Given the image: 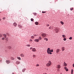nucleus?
I'll list each match as a JSON object with an SVG mask.
<instances>
[{
  "instance_id": "1",
  "label": "nucleus",
  "mask_w": 74,
  "mask_h": 74,
  "mask_svg": "<svg viewBox=\"0 0 74 74\" xmlns=\"http://www.w3.org/2000/svg\"><path fill=\"white\" fill-rule=\"evenodd\" d=\"M53 50H50V48H48L47 50V52L48 54H50V55L52 54V53L51 52H53Z\"/></svg>"
},
{
  "instance_id": "2",
  "label": "nucleus",
  "mask_w": 74,
  "mask_h": 74,
  "mask_svg": "<svg viewBox=\"0 0 74 74\" xmlns=\"http://www.w3.org/2000/svg\"><path fill=\"white\" fill-rule=\"evenodd\" d=\"M49 63L47 64H46V66L47 67H49V66H51V62L50 61H49Z\"/></svg>"
},
{
  "instance_id": "3",
  "label": "nucleus",
  "mask_w": 74,
  "mask_h": 74,
  "mask_svg": "<svg viewBox=\"0 0 74 74\" xmlns=\"http://www.w3.org/2000/svg\"><path fill=\"white\" fill-rule=\"evenodd\" d=\"M41 36L42 37L44 38L46 37V36H47V34H46L45 33H43L42 34Z\"/></svg>"
},
{
  "instance_id": "4",
  "label": "nucleus",
  "mask_w": 74,
  "mask_h": 74,
  "mask_svg": "<svg viewBox=\"0 0 74 74\" xmlns=\"http://www.w3.org/2000/svg\"><path fill=\"white\" fill-rule=\"evenodd\" d=\"M6 62L7 64H9L11 62V61L10 60H6Z\"/></svg>"
},
{
  "instance_id": "5",
  "label": "nucleus",
  "mask_w": 74,
  "mask_h": 74,
  "mask_svg": "<svg viewBox=\"0 0 74 74\" xmlns=\"http://www.w3.org/2000/svg\"><path fill=\"white\" fill-rule=\"evenodd\" d=\"M39 39H36L34 40V41H35V42H39Z\"/></svg>"
},
{
  "instance_id": "6",
  "label": "nucleus",
  "mask_w": 74,
  "mask_h": 74,
  "mask_svg": "<svg viewBox=\"0 0 74 74\" xmlns=\"http://www.w3.org/2000/svg\"><path fill=\"white\" fill-rule=\"evenodd\" d=\"M55 30L57 33H58L59 32V29L58 28H56L55 29Z\"/></svg>"
},
{
  "instance_id": "7",
  "label": "nucleus",
  "mask_w": 74,
  "mask_h": 74,
  "mask_svg": "<svg viewBox=\"0 0 74 74\" xmlns=\"http://www.w3.org/2000/svg\"><path fill=\"white\" fill-rule=\"evenodd\" d=\"M32 51L33 52H36V49L35 48H33L32 49Z\"/></svg>"
},
{
  "instance_id": "8",
  "label": "nucleus",
  "mask_w": 74,
  "mask_h": 74,
  "mask_svg": "<svg viewBox=\"0 0 74 74\" xmlns=\"http://www.w3.org/2000/svg\"><path fill=\"white\" fill-rule=\"evenodd\" d=\"M61 67L60 66V65H58L57 66V69H60Z\"/></svg>"
},
{
  "instance_id": "9",
  "label": "nucleus",
  "mask_w": 74,
  "mask_h": 74,
  "mask_svg": "<svg viewBox=\"0 0 74 74\" xmlns=\"http://www.w3.org/2000/svg\"><path fill=\"white\" fill-rule=\"evenodd\" d=\"M13 25L14 26H17V24L15 22H14L13 24Z\"/></svg>"
},
{
  "instance_id": "10",
  "label": "nucleus",
  "mask_w": 74,
  "mask_h": 74,
  "mask_svg": "<svg viewBox=\"0 0 74 74\" xmlns=\"http://www.w3.org/2000/svg\"><path fill=\"white\" fill-rule=\"evenodd\" d=\"M21 56V57H24L25 56L24 55V54L23 53H21L20 55Z\"/></svg>"
},
{
  "instance_id": "11",
  "label": "nucleus",
  "mask_w": 74,
  "mask_h": 74,
  "mask_svg": "<svg viewBox=\"0 0 74 74\" xmlns=\"http://www.w3.org/2000/svg\"><path fill=\"white\" fill-rule=\"evenodd\" d=\"M64 69L65 70H66V71H69V69H68L67 68V67L65 66L64 67Z\"/></svg>"
},
{
  "instance_id": "12",
  "label": "nucleus",
  "mask_w": 74,
  "mask_h": 74,
  "mask_svg": "<svg viewBox=\"0 0 74 74\" xmlns=\"http://www.w3.org/2000/svg\"><path fill=\"white\" fill-rule=\"evenodd\" d=\"M60 51V49H58L56 51V52L57 53H58V52H59Z\"/></svg>"
},
{
  "instance_id": "13",
  "label": "nucleus",
  "mask_w": 74,
  "mask_h": 74,
  "mask_svg": "<svg viewBox=\"0 0 74 74\" xmlns=\"http://www.w3.org/2000/svg\"><path fill=\"white\" fill-rule=\"evenodd\" d=\"M18 26L19 28H22V25H18Z\"/></svg>"
},
{
  "instance_id": "14",
  "label": "nucleus",
  "mask_w": 74,
  "mask_h": 74,
  "mask_svg": "<svg viewBox=\"0 0 74 74\" xmlns=\"http://www.w3.org/2000/svg\"><path fill=\"white\" fill-rule=\"evenodd\" d=\"M35 23V25H38V24L39 23L38 22H36Z\"/></svg>"
},
{
  "instance_id": "15",
  "label": "nucleus",
  "mask_w": 74,
  "mask_h": 74,
  "mask_svg": "<svg viewBox=\"0 0 74 74\" xmlns=\"http://www.w3.org/2000/svg\"><path fill=\"white\" fill-rule=\"evenodd\" d=\"M62 51H64V49H65V48H64V47H63L62 48Z\"/></svg>"
},
{
  "instance_id": "16",
  "label": "nucleus",
  "mask_w": 74,
  "mask_h": 74,
  "mask_svg": "<svg viewBox=\"0 0 74 74\" xmlns=\"http://www.w3.org/2000/svg\"><path fill=\"white\" fill-rule=\"evenodd\" d=\"M19 63H20V62L18 61H17L16 62V63L17 64H19Z\"/></svg>"
},
{
  "instance_id": "17",
  "label": "nucleus",
  "mask_w": 74,
  "mask_h": 74,
  "mask_svg": "<svg viewBox=\"0 0 74 74\" xmlns=\"http://www.w3.org/2000/svg\"><path fill=\"white\" fill-rule=\"evenodd\" d=\"M3 36H4L5 38H6V37L7 36V35H6V34H3Z\"/></svg>"
},
{
  "instance_id": "18",
  "label": "nucleus",
  "mask_w": 74,
  "mask_h": 74,
  "mask_svg": "<svg viewBox=\"0 0 74 74\" xmlns=\"http://www.w3.org/2000/svg\"><path fill=\"white\" fill-rule=\"evenodd\" d=\"M17 59H18V60H21V58L20 57H17Z\"/></svg>"
},
{
  "instance_id": "19",
  "label": "nucleus",
  "mask_w": 74,
  "mask_h": 74,
  "mask_svg": "<svg viewBox=\"0 0 74 74\" xmlns=\"http://www.w3.org/2000/svg\"><path fill=\"white\" fill-rule=\"evenodd\" d=\"M64 65L65 66H67V64H66L65 62H64Z\"/></svg>"
},
{
  "instance_id": "20",
  "label": "nucleus",
  "mask_w": 74,
  "mask_h": 74,
  "mask_svg": "<svg viewBox=\"0 0 74 74\" xmlns=\"http://www.w3.org/2000/svg\"><path fill=\"white\" fill-rule=\"evenodd\" d=\"M62 36L63 38H65V37H66V36L64 35H62Z\"/></svg>"
},
{
  "instance_id": "21",
  "label": "nucleus",
  "mask_w": 74,
  "mask_h": 74,
  "mask_svg": "<svg viewBox=\"0 0 74 74\" xmlns=\"http://www.w3.org/2000/svg\"><path fill=\"white\" fill-rule=\"evenodd\" d=\"M60 23H61V24H62V25H64V23H63V22H62V21H61Z\"/></svg>"
},
{
  "instance_id": "22",
  "label": "nucleus",
  "mask_w": 74,
  "mask_h": 74,
  "mask_svg": "<svg viewBox=\"0 0 74 74\" xmlns=\"http://www.w3.org/2000/svg\"><path fill=\"white\" fill-rule=\"evenodd\" d=\"M25 68H24L22 70V72H25Z\"/></svg>"
},
{
  "instance_id": "23",
  "label": "nucleus",
  "mask_w": 74,
  "mask_h": 74,
  "mask_svg": "<svg viewBox=\"0 0 74 74\" xmlns=\"http://www.w3.org/2000/svg\"><path fill=\"white\" fill-rule=\"evenodd\" d=\"M44 40H46L47 41H48V38H44Z\"/></svg>"
},
{
  "instance_id": "24",
  "label": "nucleus",
  "mask_w": 74,
  "mask_h": 74,
  "mask_svg": "<svg viewBox=\"0 0 74 74\" xmlns=\"http://www.w3.org/2000/svg\"><path fill=\"white\" fill-rule=\"evenodd\" d=\"M11 59L12 60H14V58L13 57H11Z\"/></svg>"
},
{
  "instance_id": "25",
  "label": "nucleus",
  "mask_w": 74,
  "mask_h": 74,
  "mask_svg": "<svg viewBox=\"0 0 74 74\" xmlns=\"http://www.w3.org/2000/svg\"><path fill=\"white\" fill-rule=\"evenodd\" d=\"M8 48H9V49H11V47L10 46H8Z\"/></svg>"
},
{
  "instance_id": "26",
  "label": "nucleus",
  "mask_w": 74,
  "mask_h": 74,
  "mask_svg": "<svg viewBox=\"0 0 74 74\" xmlns=\"http://www.w3.org/2000/svg\"><path fill=\"white\" fill-rule=\"evenodd\" d=\"M71 73L72 74H73V69H72L71 70Z\"/></svg>"
},
{
  "instance_id": "27",
  "label": "nucleus",
  "mask_w": 74,
  "mask_h": 74,
  "mask_svg": "<svg viewBox=\"0 0 74 74\" xmlns=\"http://www.w3.org/2000/svg\"><path fill=\"white\" fill-rule=\"evenodd\" d=\"M31 38L33 39L34 38V36H31Z\"/></svg>"
},
{
  "instance_id": "28",
  "label": "nucleus",
  "mask_w": 74,
  "mask_h": 74,
  "mask_svg": "<svg viewBox=\"0 0 74 74\" xmlns=\"http://www.w3.org/2000/svg\"><path fill=\"white\" fill-rule=\"evenodd\" d=\"M33 57L34 58H36V56L35 55H34L33 56Z\"/></svg>"
},
{
  "instance_id": "29",
  "label": "nucleus",
  "mask_w": 74,
  "mask_h": 74,
  "mask_svg": "<svg viewBox=\"0 0 74 74\" xmlns=\"http://www.w3.org/2000/svg\"><path fill=\"white\" fill-rule=\"evenodd\" d=\"M70 10H71V11H72L73 10V8H70Z\"/></svg>"
},
{
  "instance_id": "30",
  "label": "nucleus",
  "mask_w": 74,
  "mask_h": 74,
  "mask_svg": "<svg viewBox=\"0 0 74 74\" xmlns=\"http://www.w3.org/2000/svg\"><path fill=\"white\" fill-rule=\"evenodd\" d=\"M1 39L2 40H5V38L3 37Z\"/></svg>"
},
{
  "instance_id": "31",
  "label": "nucleus",
  "mask_w": 74,
  "mask_h": 74,
  "mask_svg": "<svg viewBox=\"0 0 74 74\" xmlns=\"http://www.w3.org/2000/svg\"><path fill=\"white\" fill-rule=\"evenodd\" d=\"M41 38H42L41 37H40L39 38V39H39V40H40L41 39Z\"/></svg>"
},
{
  "instance_id": "32",
  "label": "nucleus",
  "mask_w": 74,
  "mask_h": 74,
  "mask_svg": "<svg viewBox=\"0 0 74 74\" xmlns=\"http://www.w3.org/2000/svg\"><path fill=\"white\" fill-rule=\"evenodd\" d=\"M31 21H32V22H33V21H34V19H33V18H31Z\"/></svg>"
},
{
  "instance_id": "33",
  "label": "nucleus",
  "mask_w": 74,
  "mask_h": 74,
  "mask_svg": "<svg viewBox=\"0 0 74 74\" xmlns=\"http://www.w3.org/2000/svg\"><path fill=\"white\" fill-rule=\"evenodd\" d=\"M47 12H45V11H42V13H44V14H45V13H46Z\"/></svg>"
},
{
  "instance_id": "34",
  "label": "nucleus",
  "mask_w": 74,
  "mask_h": 74,
  "mask_svg": "<svg viewBox=\"0 0 74 74\" xmlns=\"http://www.w3.org/2000/svg\"><path fill=\"white\" fill-rule=\"evenodd\" d=\"M2 36H3L1 34H0V38L2 37Z\"/></svg>"
},
{
  "instance_id": "35",
  "label": "nucleus",
  "mask_w": 74,
  "mask_h": 74,
  "mask_svg": "<svg viewBox=\"0 0 74 74\" xmlns=\"http://www.w3.org/2000/svg\"><path fill=\"white\" fill-rule=\"evenodd\" d=\"M63 40H64V41H66V38H64Z\"/></svg>"
},
{
  "instance_id": "36",
  "label": "nucleus",
  "mask_w": 74,
  "mask_h": 74,
  "mask_svg": "<svg viewBox=\"0 0 74 74\" xmlns=\"http://www.w3.org/2000/svg\"><path fill=\"white\" fill-rule=\"evenodd\" d=\"M69 40H72V37H71L69 38Z\"/></svg>"
},
{
  "instance_id": "37",
  "label": "nucleus",
  "mask_w": 74,
  "mask_h": 74,
  "mask_svg": "<svg viewBox=\"0 0 74 74\" xmlns=\"http://www.w3.org/2000/svg\"><path fill=\"white\" fill-rule=\"evenodd\" d=\"M27 47H30V45H26Z\"/></svg>"
},
{
  "instance_id": "38",
  "label": "nucleus",
  "mask_w": 74,
  "mask_h": 74,
  "mask_svg": "<svg viewBox=\"0 0 74 74\" xmlns=\"http://www.w3.org/2000/svg\"><path fill=\"white\" fill-rule=\"evenodd\" d=\"M36 67H38V66H39V64H37L36 65Z\"/></svg>"
},
{
  "instance_id": "39",
  "label": "nucleus",
  "mask_w": 74,
  "mask_h": 74,
  "mask_svg": "<svg viewBox=\"0 0 74 74\" xmlns=\"http://www.w3.org/2000/svg\"><path fill=\"white\" fill-rule=\"evenodd\" d=\"M34 36H35V37H36V36H37V35H36V34H34Z\"/></svg>"
},
{
  "instance_id": "40",
  "label": "nucleus",
  "mask_w": 74,
  "mask_h": 74,
  "mask_svg": "<svg viewBox=\"0 0 74 74\" xmlns=\"http://www.w3.org/2000/svg\"><path fill=\"white\" fill-rule=\"evenodd\" d=\"M5 40H6V41H8V38H7L5 39Z\"/></svg>"
},
{
  "instance_id": "41",
  "label": "nucleus",
  "mask_w": 74,
  "mask_h": 74,
  "mask_svg": "<svg viewBox=\"0 0 74 74\" xmlns=\"http://www.w3.org/2000/svg\"><path fill=\"white\" fill-rule=\"evenodd\" d=\"M33 47H31V48H30V50H31L32 49H33Z\"/></svg>"
},
{
  "instance_id": "42",
  "label": "nucleus",
  "mask_w": 74,
  "mask_h": 74,
  "mask_svg": "<svg viewBox=\"0 0 74 74\" xmlns=\"http://www.w3.org/2000/svg\"><path fill=\"white\" fill-rule=\"evenodd\" d=\"M32 39H30V40H29V41H31V42H32Z\"/></svg>"
},
{
  "instance_id": "43",
  "label": "nucleus",
  "mask_w": 74,
  "mask_h": 74,
  "mask_svg": "<svg viewBox=\"0 0 74 74\" xmlns=\"http://www.w3.org/2000/svg\"><path fill=\"white\" fill-rule=\"evenodd\" d=\"M3 19H5V17H3Z\"/></svg>"
},
{
  "instance_id": "44",
  "label": "nucleus",
  "mask_w": 74,
  "mask_h": 74,
  "mask_svg": "<svg viewBox=\"0 0 74 74\" xmlns=\"http://www.w3.org/2000/svg\"><path fill=\"white\" fill-rule=\"evenodd\" d=\"M47 26L48 27V26H49V24L47 25Z\"/></svg>"
},
{
  "instance_id": "45",
  "label": "nucleus",
  "mask_w": 74,
  "mask_h": 74,
  "mask_svg": "<svg viewBox=\"0 0 74 74\" xmlns=\"http://www.w3.org/2000/svg\"><path fill=\"white\" fill-rule=\"evenodd\" d=\"M33 14H34V15H36L37 14L36 13H34Z\"/></svg>"
},
{
  "instance_id": "46",
  "label": "nucleus",
  "mask_w": 74,
  "mask_h": 74,
  "mask_svg": "<svg viewBox=\"0 0 74 74\" xmlns=\"http://www.w3.org/2000/svg\"><path fill=\"white\" fill-rule=\"evenodd\" d=\"M73 67H74V64H73Z\"/></svg>"
},
{
  "instance_id": "47",
  "label": "nucleus",
  "mask_w": 74,
  "mask_h": 74,
  "mask_svg": "<svg viewBox=\"0 0 74 74\" xmlns=\"http://www.w3.org/2000/svg\"><path fill=\"white\" fill-rule=\"evenodd\" d=\"M51 29V27L49 28V29Z\"/></svg>"
},
{
  "instance_id": "48",
  "label": "nucleus",
  "mask_w": 74,
  "mask_h": 74,
  "mask_svg": "<svg viewBox=\"0 0 74 74\" xmlns=\"http://www.w3.org/2000/svg\"><path fill=\"white\" fill-rule=\"evenodd\" d=\"M12 74H15L14 73H12Z\"/></svg>"
},
{
  "instance_id": "49",
  "label": "nucleus",
  "mask_w": 74,
  "mask_h": 74,
  "mask_svg": "<svg viewBox=\"0 0 74 74\" xmlns=\"http://www.w3.org/2000/svg\"><path fill=\"white\" fill-rule=\"evenodd\" d=\"M43 74H47V73H43Z\"/></svg>"
},
{
  "instance_id": "50",
  "label": "nucleus",
  "mask_w": 74,
  "mask_h": 74,
  "mask_svg": "<svg viewBox=\"0 0 74 74\" xmlns=\"http://www.w3.org/2000/svg\"><path fill=\"white\" fill-rule=\"evenodd\" d=\"M1 21V19H0V21Z\"/></svg>"
},
{
  "instance_id": "51",
  "label": "nucleus",
  "mask_w": 74,
  "mask_h": 74,
  "mask_svg": "<svg viewBox=\"0 0 74 74\" xmlns=\"http://www.w3.org/2000/svg\"><path fill=\"white\" fill-rule=\"evenodd\" d=\"M47 70H48V69H47Z\"/></svg>"
},
{
  "instance_id": "52",
  "label": "nucleus",
  "mask_w": 74,
  "mask_h": 74,
  "mask_svg": "<svg viewBox=\"0 0 74 74\" xmlns=\"http://www.w3.org/2000/svg\"><path fill=\"white\" fill-rule=\"evenodd\" d=\"M58 70H59V69H58Z\"/></svg>"
}]
</instances>
